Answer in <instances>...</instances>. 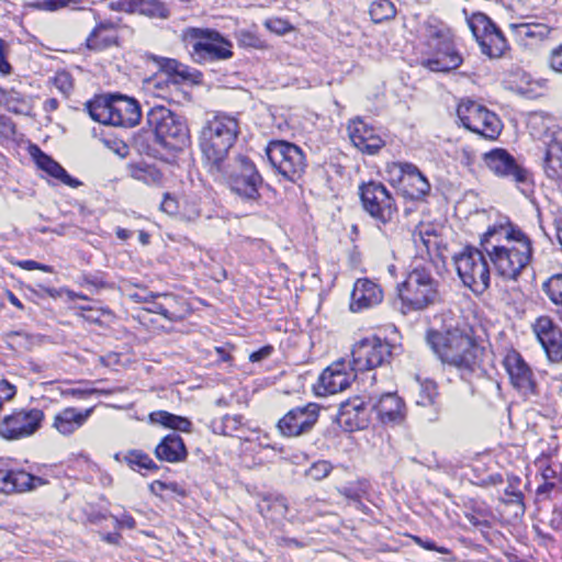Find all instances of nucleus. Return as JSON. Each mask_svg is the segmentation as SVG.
I'll return each mask as SVG.
<instances>
[{"label":"nucleus","mask_w":562,"mask_h":562,"mask_svg":"<svg viewBox=\"0 0 562 562\" xmlns=\"http://www.w3.org/2000/svg\"><path fill=\"white\" fill-rule=\"evenodd\" d=\"M55 85L64 93H68L72 89V81L67 72H58L55 77Z\"/></svg>","instance_id":"864d4df0"},{"label":"nucleus","mask_w":562,"mask_h":562,"mask_svg":"<svg viewBox=\"0 0 562 562\" xmlns=\"http://www.w3.org/2000/svg\"><path fill=\"white\" fill-rule=\"evenodd\" d=\"M266 26L277 33H283L290 29L289 24L280 19L269 20L266 22Z\"/></svg>","instance_id":"13d9d810"},{"label":"nucleus","mask_w":562,"mask_h":562,"mask_svg":"<svg viewBox=\"0 0 562 562\" xmlns=\"http://www.w3.org/2000/svg\"><path fill=\"white\" fill-rule=\"evenodd\" d=\"M347 128L353 146L362 153L374 155L385 144L381 136L375 133L374 128L361 119L350 121Z\"/></svg>","instance_id":"412c9836"},{"label":"nucleus","mask_w":562,"mask_h":562,"mask_svg":"<svg viewBox=\"0 0 562 562\" xmlns=\"http://www.w3.org/2000/svg\"><path fill=\"white\" fill-rule=\"evenodd\" d=\"M276 541H277V544L280 546V547H292V546H294L295 548L302 549V548H305L307 546L306 542H304L302 540H299V539H295V538H290V537H278L276 539Z\"/></svg>","instance_id":"4d7b16f0"},{"label":"nucleus","mask_w":562,"mask_h":562,"mask_svg":"<svg viewBox=\"0 0 562 562\" xmlns=\"http://www.w3.org/2000/svg\"><path fill=\"white\" fill-rule=\"evenodd\" d=\"M115 521L119 527H125L128 529H134L136 526L135 519L130 515H123L120 519L115 518Z\"/></svg>","instance_id":"e2e57ef3"},{"label":"nucleus","mask_w":562,"mask_h":562,"mask_svg":"<svg viewBox=\"0 0 562 562\" xmlns=\"http://www.w3.org/2000/svg\"><path fill=\"white\" fill-rule=\"evenodd\" d=\"M161 209L165 211V212H168V213H173L175 210H176V204H175V200L171 199L169 196V194H166L165 195V199L161 203Z\"/></svg>","instance_id":"0e129e2a"},{"label":"nucleus","mask_w":562,"mask_h":562,"mask_svg":"<svg viewBox=\"0 0 562 562\" xmlns=\"http://www.w3.org/2000/svg\"><path fill=\"white\" fill-rule=\"evenodd\" d=\"M83 281L86 284L92 285L97 289L105 286V283L101 279L93 277V276L85 277Z\"/></svg>","instance_id":"338daca9"},{"label":"nucleus","mask_w":562,"mask_h":562,"mask_svg":"<svg viewBox=\"0 0 562 562\" xmlns=\"http://www.w3.org/2000/svg\"><path fill=\"white\" fill-rule=\"evenodd\" d=\"M362 206L379 223L393 224L397 217L395 200L381 182L370 181L359 188Z\"/></svg>","instance_id":"9d476101"},{"label":"nucleus","mask_w":562,"mask_h":562,"mask_svg":"<svg viewBox=\"0 0 562 562\" xmlns=\"http://www.w3.org/2000/svg\"><path fill=\"white\" fill-rule=\"evenodd\" d=\"M402 172V183L405 192L411 199H420L429 193L430 183L420 170L411 162L400 165Z\"/></svg>","instance_id":"bb28decb"},{"label":"nucleus","mask_w":562,"mask_h":562,"mask_svg":"<svg viewBox=\"0 0 562 562\" xmlns=\"http://www.w3.org/2000/svg\"><path fill=\"white\" fill-rule=\"evenodd\" d=\"M512 27L515 30L516 34L521 38L543 40L550 33L549 26L543 23L526 22L519 24H512Z\"/></svg>","instance_id":"e433bc0d"},{"label":"nucleus","mask_w":562,"mask_h":562,"mask_svg":"<svg viewBox=\"0 0 562 562\" xmlns=\"http://www.w3.org/2000/svg\"><path fill=\"white\" fill-rule=\"evenodd\" d=\"M513 386L525 397L537 394V382L529 366L517 352L506 356L504 361Z\"/></svg>","instance_id":"a211bd4d"},{"label":"nucleus","mask_w":562,"mask_h":562,"mask_svg":"<svg viewBox=\"0 0 562 562\" xmlns=\"http://www.w3.org/2000/svg\"><path fill=\"white\" fill-rule=\"evenodd\" d=\"M457 115L465 128L485 138L495 139L502 131L498 116L474 101L461 102Z\"/></svg>","instance_id":"9b49d317"},{"label":"nucleus","mask_w":562,"mask_h":562,"mask_svg":"<svg viewBox=\"0 0 562 562\" xmlns=\"http://www.w3.org/2000/svg\"><path fill=\"white\" fill-rule=\"evenodd\" d=\"M437 385L434 381H425L420 384V392L416 403L420 406H428L434 404L437 397Z\"/></svg>","instance_id":"37998d69"},{"label":"nucleus","mask_w":562,"mask_h":562,"mask_svg":"<svg viewBox=\"0 0 562 562\" xmlns=\"http://www.w3.org/2000/svg\"><path fill=\"white\" fill-rule=\"evenodd\" d=\"M533 333L551 362L562 361V331L548 316L537 318Z\"/></svg>","instance_id":"6ab92c4d"},{"label":"nucleus","mask_w":562,"mask_h":562,"mask_svg":"<svg viewBox=\"0 0 562 562\" xmlns=\"http://www.w3.org/2000/svg\"><path fill=\"white\" fill-rule=\"evenodd\" d=\"M43 419L44 413L38 408L16 411L0 423V436L8 440L29 437L41 428Z\"/></svg>","instance_id":"2eb2a0df"},{"label":"nucleus","mask_w":562,"mask_h":562,"mask_svg":"<svg viewBox=\"0 0 562 562\" xmlns=\"http://www.w3.org/2000/svg\"><path fill=\"white\" fill-rule=\"evenodd\" d=\"M549 65L553 71L562 74V44L551 50Z\"/></svg>","instance_id":"3c124183"},{"label":"nucleus","mask_w":562,"mask_h":562,"mask_svg":"<svg viewBox=\"0 0 562 562\" xmlns=\"http://www.w3.org/2000/svg\"><path fill=\"white\" fill-rule=\"evenodd\" d=\"M124 459L133 470H136V468L149 471L159 469L148 454L139 450L130 451Z\"/></svg>","instance_id":"ea45409f"},{"label":"nucleus","mask_w":562,"mask_h":562,"mask_svg":"<svg viewBox=\"0 0 562 562\" xmlns=\"http://www.w3.org/2000/svg\"><path fill=\"white\" fill-rule=\"evenodd\" d=\"M90 117L104 125L134 127L142 117L139 103L126 95H99L85 104Z\"/></svg>","instance_id":"20e7f679"},{"label":"nucleus","mask_w":562,"mask_h":562,"mask_svg":"<svg viewBox=\"0 0 562 562\" xmlns=\"http://www.w3.org/2000/svg\"><path fill=\"white\" fill-rule=\"evenodd\" d=\"M260 514L272 521L284 518L289 510V504L282 495H266L258 505Z\"/></svg>","instance_id":"473e14b6"},{"label":"nucleus","mask_w":562,"mask_h":562,"mask_svg":"<svg viewBox=\"0 0 562 562\" xmlns=\"http://www.w3.org/2000/svg\"><path fill=\"white\" fill-rule=\"evenodd\" d=\"M112 22L100 23L87 38V46L90 49L102 50L117 44V36L114 34Z\"/></svg>","instance_id":"7c9ffc66"},{"label":"nucleus","mask_w":562,"mask_h":562,"mask_svg":"<svg viewBox=\"0 0 562 562\" xmlns=\"http://www.w3.org/2000/svg\"><path fill=\"white\" fill-rule=\"evenodd\" d=\"M4 41L0 38V72L3 75H8L11 72V66L7 61L4 56Z\"/></svg>","instance_id":"680f3d73"},{"label":"nucleus","mask_w":562,"mask_h":562,"mask_svg":"<svg viewBox=\"0 0 562 562\" xmlns=\"http://www.w3.org/2000/svg\"><path fill=\"white\" fill-rule=\"evenodd\" d=\"M16 394V387L11 384L9 381L2 379L0 380V402L11 401Z\"/></svg>","instance_id":"603ef678"},{"label":"nucleus","mask_w":562,"mask_h":562,"mask_svg":"<svg viewBox=\"0 0 562 562\" xmlns=\"http://www.w3.org/2000/svg\"><path fill=\"white\" fill-rule=\"evenodd\" d=\"M457 159L461 165L471 167L476 159L475 151L469 146L462 147L457 150Z\"/></svg>","instance_id":"09e8293b"},{"label":"nucleus","mask_w":562,"mask_h":562,"mask_svg":"<svg viewBox=\"0 0 562 562\" xmlns=\"http://www.w3.org/2000/svg\"><path fill=\"white\" fill-rule=\"evenodd\" d=\"M244 427V417L241 415H225L221 420V434L224 436H235Z\"/></svg>","instance_id":"79ce46f5"},{"label":"nucleus","mask_w":562,"mask_h":562,"mask_svg":"<svg viewBox=\"0 0 562 562\" xmlns=\"http://www.w3.org/2000/svg\"><path fill=\"white\" fill-rule=\"evenodd\" d=\"M47 483L41 476L30 474L23 470L0 469V492L4 494L33 491Z\"/></svg>","instance_id":"4be33fe9"},{"label":"nucleus","mask_w":562,"mask_h":562,"mask_svg":"<svg viewBox=\"0 0 562 562\" xmlns=\"http://www.w3.org/2000/svg\"><path fill=\"white\" fill-rule=\"evenodd\" d=\"M91 412L92 408L80 412L74 407H67L55 415L53 427L61 435H71L87 422Z\"/></svg>","instance_id":"c756f323"},{"label":"nucleus","mask_w":562,"mask_h":562,"mask_svg":"<svg viewBox=\"0 0 562 562\" xmlns=\"http://www.w3.org/2000/svg\"><path fill=\"white\" fill-rule=\"evenodd\" d=\"M66 5L65 0H43L34 4L35 8L55 11Z\"/></svg>","instance_id":"6e6d98bb"},{"label":"nucleus","mask_w":562,"mask_h":562,"mask_svg":"<svg viewBox=\"0 0 562 562\" xmlns=\"http://www.w3.org/2000/svg\"><path fill=\"white\" fill-rule=\"evenodd\" d=\"M150 491L154 494H160L162 491L168 488V484L161 481H155L149 485Z\"/></svg>","instance_id":"774afa93"},{"label":"nucleus","mask_w":562,"mask_h":562,"mask_svg":"<svg viewBox=\"0 0 562 562\" xmlns=\"http://www.w3.org/2000/svg\"><path fill=\"white\" fill-rule=\"evenodd\" d=\"M330 464L327 461L315 462L308 470L307 475L313 480H322L330 472Z\"/></svg>","instance_id":"de8ad7c7"},{"label":"nucleus","mask_w":562,"mask_h":562,"mask_svg":"<svg viewBox=\"0 0 562 562\" xmlns=\"http://www.w3.org/2000/svg\"><path fill=\"white\" fill-rule=\"evenodd\" d=\"M30 153L33 156L40 169L44 170L50 177L59 180L61 183L70 187L78 188L81 182L72 178L57 161L43 153L37 146H31Z\"/></svg>","instance_id":"cd10ccee"},{"label":"nucleus","mask_w":562,"mask_h":562,"mask_svg":"<svg viewBox=\"0 0 562 562\" xmlns=\"http://www.w3.org/2000/svg\"><path fill=\"white\" fill-rule=\"evenodd\" d=\"M319 417V405L308 403L290 409L279 422L278 428L283 436L299 437L308 434Z\"/></svg>","instance_id":"dca6fc26"},{"label":"nucleus","mask_w":562,"mask_h":562,"mask_svg":"<svg viewBox=\"0 0 562 562\" xmlns=\"http://www.w3.org/2000/svg\"><path fill=\"white\" fill-rule=\"evenodd\" d=\"M175 303L176 302L168 303L162 299H153L149 303L150 307H148V311L159 314L166 319L172 321L176 318V314L170 311V307H172Z\"/></svg>","instance_id":"c03bdc74"},{"label":"nucleus","mask_w":562,"mask_h":562,"mask_svg":"<svg viewBox=\"0 0 562 562\" xmlns=\"http://www.w3.org/2000/svg\"><path fill=\"white\" fill-rule=\"evenodd\" d=\"M147 124L155 132L159 144L170 150H181L189 143L184 121L164 105H155L146 115Z\"/></svg>","instance_id":"423d86ee"},{"label":"nucleus","mask_w":562,"mask_h":562,"mask_svg":"<svg viewBox=\"0 0 562 562\" xmlns=\"http://www.w3.org/2000/svg\"><path fill=\"white\" fill-rule=\"evenodd\" d=\"M160 69L169 76H177L181 79L191 77L190 68L176 59L159 57L155 58Z\"/></svg>","instance_id":"58836bf2"},{"label":"nucleus","mask_w":562,"mask_h":562,"mask_svg":"<svg viewBox=\"0 0 562 562\" xmlns=\"http://www.w3.org/2000/svg\"><path fill=\"white\" fill-rule=\"evenodd\" d=\"M239 134L236 117L217 114L209 120L200 132V148L211 170H222L228 151Z\"/></svg>","instance_id":"7ed1b4c3"},{"label":"nucleus","mask_w":562,"mask_h":562,"mask_svg":"<svg viewBox=\"0 0 562 562\" xmlns=\"http://www.w3.org/2000/svg\"><path fill=\"white\" fill-rule=\"evenodd\" d=\"M270 165L284 179L295 182L305 170L306 161L303 150L286 140H270L266 147Z\"/></svg>","instance_id":"1a4fd4ad"},{"label":"nucleus","mask_w":562,"mask_h":562,"mask_svg":"<svg viewBox=\"0 0 562 562\" xmlns=\"http://www.w3.org/2000/svg\"><path fill=\"white\" fill-rule=\"evenodd\" d=\"M355 374L345 371L342 362H336L325 369L318 379V394H336L347 389Z\"/></svg>","instance_id":"393cba45"},{"label":"nucleus","mask_w":562,"mask_h":562,"mask_svg":"<svg viewBox=\"0 0 562 562\" xmlns=\"http://www.w3.org/2000/svg\"><path fill=\"white\" fill-rule=\"evenodd\" d=\"M369 14L373 23H382L395 18L396 8L391 0H375L370 4Z\"/></svg>","instance_id":"c9c22d12"},{"label":"nucleus","mask_w":562,"mask_h":562,"mask_svg":"<svg viewBox=\"0 0 562 562\" xmlns=\"http://www.w3.org/2000/svg\"><path fill=\"white\" fill-rule=\"evenodd\" d=\"M506 495L509 497L506 502L517 505L521 512L525 510L524 506V495L521 492H508L506 490Z\"/></svg>","instance_id":"052dcab7"},{"label":"nucleus","mask_w":562,"mask_h":562,"mask_svg":"<svg viewBox=\"0 0 562 562\" xmlns=\"http://www.w3.org/2000/svg\"><path fill=\"white\" fill-rule=\"evenodd\" d=\"M135 178L146 183H159L161 181V173L153 167H146L135 171Z\"/></svg>","instance_id":"49530a36"},{"label":"nucleus","mask_w":562,"mask_h":562,"mask_svg":"<svg viewBox=\"0 0 562 562\" xmlns=\"http://www.w3.org/2000/svg\"><path fill=\"white\" fill-rule=\"evenodd\" d=\"M133 297L135 299L136 302H144V303H150V301L153 299H162V300L167 301L168 303L176 302V296L173 294H169V293L149 292L145 295L135 294Z\"/></svg>","instance_id":"8fccbe9b"},{"label":"nucleus","mask_w":562,"mask_h":562,"mask_svg":"<svg viewBox=\"0 0 562 562\" xmlns=\"http://www.w3.org/2000/svg\"><path fill=\"white\" fill-rule=\"evenodd\" d=\"M469 27L484 55L499 58L507 49V42L499 29L484 13H474L468 20Z\"/></svg>","instance_id":"ddd939ff"},{"label":"nucleus","mask_w":562,"mask_h":562,"mask_svg":"<svg viewBox=\"0 0 562 562\" xmlns=\"http://www.w3.org/2000/svg\"><path fill=\"white\" fill-rule=\"evenodd\" d=\"M336 422L345 431L351 432L366 428L369 424V416L364 401L361 397H353L341 403Z\"/></svg>","instance_id":"aec40b11"},{"label":"nucleus","mask_w":562,"mask_h":562,"mask_svg":"<svg viewBox=\"0 0 562 562\" xmlns=\"http://www.w3.org/2000/svg\"><path fill=\"white\" fill-rule=\"evenodd\" d=\"M372 408L383 424H400L405 417L404 402L392 392L382 394L374 401Z\"/></svg>","instance_id":"a878e982"},{"label":"nucleus","mask_w":562,"mask_h":562,"mask_svg":"<svg viewBox=\"0 0 562 562\" xmlns=\"http://www.w3.org/2000/svg\"><path fill=\"white\" fill-rule=\"evenodd\" d=\"M392 346L379 337L364 338L357 342L352 350L351 369L363 372L378 368L389 361Z\"/></svg>","instance_id":"4468645a"},{"label":"nucleus","mask_w":562,"mask_h":562,"mask_svg":"<svg viewBox=\"0 0 562 562\" xmlns=\"http://www.w3.org/2000/svg\"><path fill=\"white\" fill-rule=\"evenodd\" d=\"M415 542L425 550L436 551L441 554H449L450 550L446 547H439L431 540H424L419 537L414 538Z\"/></svg>","instance_id":"5fc2aeb1"},{"label":"nucleus","mask_w":562,"mask_h":562,"mask_svg":"<svg viewBox=\"0 0 562 562\" xmlns=\"http://www.w3.org/2000/svg\"><path fill=\"white\" fill-rule=\"evenodd\" d=\"M237 42L241 47H250L262 49L265 47L263 41L256 34L249 31H240L236 34Z\"/></svg>","instance_id":"a18cd8bd"},{"label":"nucleus","mask_w":562,"mask_h":562,"mask_svg":"<svg viewBox=\"0 0 562 562\" xmlns=\"http://www.w3.org/2000/svg\"><path fill=\"white\" fill-rule=\"evenodd\" d=\"M211 172L225 178L232 190L245 199L257 200L260 196L259 188L262 184V177L255 164L244 155L226 160L223 162L222 170H211Z\"/></svg>","instance_id":"0eeeda50"},{"label":"nucleus","mask_w":562,"mask_h":562,"mask_svg":"<svg viewBox=\"0 0 562 562\" xmlns=\"http://www.w3.org/2000/svg\"><path fill=\"white\" fill-rule=\"evenodd\" d=\"M427 344L442 363L458 369L462 374H470L481 369L484 348L474 338L460 329L447 331L430 330Z\"/></svg>","instance_id":"f03ea898"},{"label":"nucleus","mask_w":562,"mask_h":562,"mask_svg":"<svg viewBox=\"0 0 562 562\" xmlns=\"http://www.w3.org/2000/svg\"><path fill=\"white\" fill-rule=\"evenodd\" d=\"M483 248L468 246L454 256V265L463 284L481 294L490 286L491 271Z\"/></svg>","instance_id":"6e6552de"},{"label":"nucleus","mask_w":562,"mask_h":562,"mask_svg":"<svg viewBox=\"0 0 562 562\" xmlns=\"http://www.w3.org/2000/svg\"><path fill=\"white\" fill-rule=\"evenodd\" d=\"M186 36L195 41L192 54L199 60H224L233 56L232 43L217 31L191 27L186 31Z\"/></svg>","instance_id":"f8f14e48"},{"label":"nucleus","mask_w":562,"mask_h":562,"mask_svg":"<svg viewBox=\"0 0 562 562\" xmlns=\"http://www.w3.org/2000/svg\"><path fill=\"white\" fill-rule=\"evenodd\" d=\"M272 351H273V348L271 346H265V347L260 348L259 350L250 353L249 360L251 362H259V361L268 358L272 353Z\"/></svg>","instance_id":"bf43d9fd"},{"label":"nucleus","mask_w":562,"mask_h":562,"mask_svg":"<svg viewBox=\"0 0 562 562\" xmlns=\"http://www.w3.org/2000/svg\"><path fill=\"white\" fill-rule=\"evenodd\" d=\"M383 300L382 289L369 279H359L351 292L350 310L360 312L378 305Z\"/></svg>","instance_id":"b1692460"},{"label":"nucleus","mask_w":562,"mask_h":562,"mask_svg":"<svg viewBox=\"0 0 562 562\" xmlns=\"http://www.w3.org/2000/svg\"><path fill=\"white\" fill-rule=\"evenodd\" d=\"M431 49L435 52L434 57L423 61V65L431 71H451L457 69L463 61V58L456 49L453 36L442 41Z\"/></svg>","instance_id":"5701e85b"},{"label":"nucleus","mask_w":562,"mask_h":562,"mask_svg":"<svg viewBox=\"0 0 562 562\" xmlns=\"http://www.w3.org/2000/svg\"><path fill=\"white\" fill-rule=\"evenodd\" d=\"M483 161L488 170L497 177L508 178L518 183L528 180V171L504 148H494L484 153Z\"/></svg>","instance_id":"f3484780"},{"label":"nucleus","mask_w":562,"mask_h":562,"mask_svg":"<svg viewBox=\"0 0 562 562\" xmlns=\"http://www.w3.org/2000/svg\"><path fill=\"white\" fill-rule=\"evenodd\" d=\"M149 422L151 424L161 425L165 428L190 432L192 423L187 418L179 415L171 414L167 411H156L149 414Z\"/></svg>","instance_id":"f704fd0d"},{"label":"nucleus","mask_w":562,"mask_h":562,"mask_svg":"<svg viewBox=\"0 0 562 562\" xmlns=\"http://www.w3.org/2000/svg\"><path fill=\"white\" fill-rule=\"evenodd\" d=\"M155 456L160 461L177 463L186 460L188 451L179 435L169 434L155 448Z\"/></svg>","instance_id":"c85d7f7f"},{"label":"nucleus","mask_w":562,"mask_h":562,"mask_svg":"<svg viewBox=\"0 0 562 562\" xmlns=\"http://www.w3.org/2000/svg\"><path fill=\"white\" fill-rule=\"evenodd\" d=\"M453 36L450 27L442 22H428L426 24L427 44L430 48Z\"/></svg>","instance_id":"4c0bfd02"},{"label":"nucleus","mask_w":562,"mask_h":562,"mask_svg":"<svg viewBox=\"0 0 562 562\" xmlns=\"http://www.w3.org/2000/svg\"><path fill=\"white\" fill-rule=\"evenodd\" d=\"M542 289L553 304L562 306V274L552 276Z\"/></svg>","instance_id":"a19ab883"},{"label":"nucleus","mask_w":562,"mask_h":562,"mask_svg":"<svg viewBox=\"0 0 562 562\" xmlns=\"http://www.w3.org/2000/svg\"><path fill=\"white\" fill-rule=\"evenodd\" d=\"M480 246L497 273L507 280H516L532 255L529 237L510 224L490 226L482 235Z\"/></svg>","instance_id":"f257e3e1"},{"label":"nucleus","mask_w":562,"mask_h":562,"mask_svg":"<svg viewBox=\"0 0 562 562\" xmlns=\"http://www.w3.org/2000/svg\"><path fill=\"white\" fill-rule=\"evenodd\" d=\"M0 125L5 130V132L14 134L15 126L10 117L0 115Z\"/></svg>","instance_id":"69168bd1"},{"label":"nucleus","mask_w":562,"mask_h":562,"mask_svg":"<svg viewBox=\"0 0 562 562\" xmlns=\"http://www.w3.org/2000/svg\"><path fill=\"white\" fill-rule=\"evenodd\" d=\"M439 283L425 268L412 270L406 279L397 285L401 312L407 314L423 311L440 301Z\"/></svg>","instance_id":"39448f33"},{"label":"nucleus","mask_w":562,"mask_h":562,"mask_svg":"<svg viewBox=\"0 0 562 562\" xmlns=\"http://www.w3.org/2000/svg\"><path fill=\"white\" fill-rule=\"evenodd\" d=\"M126 10L149 19L165 20L170 15L169 9L160 0H133Z\"/></svg>","instance_id":"2f4dec72"},{"label":"nucleus","mask_w":562,"mask_h":562,"mask_svg":"<svg viewBox=\"0 0 562 562\" xmlns=\"http://www.w3.org/2000/svg\"><path fill=\"white\" fill-rule=\"evenodd\" d=\"M543 170L547 177L554 181L562 180V145L552 143L548 145L543 160Z\"/></svg>","instance_id":"72a5a7b5"}]
</instances>
